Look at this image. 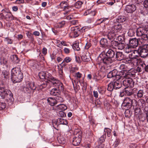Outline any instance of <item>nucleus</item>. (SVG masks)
Masks as SVG:
<instances>
[{
    "label": "nucleus",
    "mask_w": 148,
    "mask_h": 148,
    "mask_svg": "<svg viewBox=\"0 0 148 148\" xmlns=\"http://www.w3.org/2000/svg\"><path fill=\"white\" fill-rule=\"evenodd\" d=\"M100 43L102 47H106L108 46L107 40L105 38H102L100 41Z\"/></svg>",
    "instance_id": "obj_25"
},
{
    "label": "nucleus",
    "mask_w": 148,
    "mask_h": 148,
    "mask_svg": "<svg viewBox=\"0 0 148 148\" xmlns=\"http://www.w3.org/2000/svg\"><path fill=\"white\" fill-rule=\"evenodd\" d=\"M58 124L59 125L62 124L66 125L67 123L66 120L62 118H59L57 119Z\"/></svg>",
    "instance_id": "obj_32"
},
{
    "label": "nucleus",
    "mask_w": 148,
    "mask_h": 148,
    "mask_svg": "<svg viewBox=\"0 0 148 148\" xmlns=\"http://www.w3.org/2000/svg\"><path fill=\"white\" fill-rule=\"evenodd\" d=\"M80 29L76 26L71 28V33L73 35L74 37H77L79 34Z\"/></svg>",
    "instance_id": "obj_22"
},
{
    "label": "nucleus",
    "mask_w": 148,
    "mask_h": 148,
    "mask_svg": "<svg viewBox=\"0 0 148 148\" xmlns=\"http://www.w3.org/2000/svg\"><path fill=\"white\" fill-rule=\"evenodd\" d=\"M136 26L134 25H132L129 29L128 35L130 37L133 36L136 34Z\"/></svg>",
    "instance_id": "obj_17"
},
{
    "label": "nucleus",
    "mask_w": 148,
    "mask_h": 148,
    "mask_svg": "<svg viewBox=\"0 0 148 148\" xmlns=\"http://www.w3.org/2000/svg\"><path fill=\"white\" fill-rule=\"evenodd\" d=\"M119 69L121 70H123L122 71H123L124 72H125V71H127L129 69L128 68L127 66L125 64H121L120 66Z\"/></svg>",
    "instance_id": "obj_35"
},
{
    "label": "nucleus",
    "mask_w": 148,
    "mask_h": 148,
    "mask_svg": "<svg viewBox=\"0 0 148 148\" xmlns=\"http://www.w3.org/2000/svg\"><path fill=\"white\" fill-rule=\"evenodd\" d=\"M136 90V89H131L125 88L124 92L125 94L127 96H130L134 94V92Z\"/></svg>",
    "instance_id": "obj_20"
},
{
    "label": "nucleus",
    "mask_w": 148,
    "mask_h": 148,
    "mask_svg": "<svg viewBox=\"0 0 148 148\" xmlns=\"http://www.w3.org/2000/svg\"><path fill=\"white\" fill-rule=\"evenodd\" d=\"M71 60L72 59L71 58L69 57H66L64 59L61 64L64 66H65V65L64 64H63L64 62L66 63L69 62L71 61Z\"/></svg>",
    "instance_id": "obj_38"
},
{
    "label": "nucleus",
    "mask_w": 148,
    "mask_h": 148,
    "mask_svg": "<svg viewBox=\"0 0 148 148\" xmlns=\"http://www.w3.org/2000/svg\"><path fill=\"white\" fill-rule=\"evenodd\" d=\"M66 18L68 20H70L75 18V17L73 15L71 14L67 16Z\"/></svg>",
    "instance_id": "obj_63"
},
{
    "label": "nucleus",
    "mask_w": 148,
    "mask_h": 148,
    "mask_svg": "<svg viewBox=\"0 0 148 148\" xmlns=\"http://www.w3.org/2000/svg\"><path fill=\"white\" fill-rule=\"evenodd\" d=\"M143 5L145 8H148V0H145L143 2Z\"/></svg>",
    "instance_id": "obj_61"
},
{
    "label": "nucleus",
    "mask_w": 148,
    "mask_h": 148,
    "mask_svg": "<svg viewBox=\"0 0 148 148\" xmlns=\"http://www.w3.org/2000/svg\"><path fill=\"white\" fill-rule=\"evenodd\" d=\"M138 54L142 58H146L148 56V49L144 47H140L138 48Z\"/></svg>",
    "instance_id": "obj_13"
},
{
    "label": "nucleus",
    "mask_w": 148,
    "mask_h": 148,
    "mask_svg": "<svg viewBox=\"0 0 148 148\" xmlns=\"http://www.w3.org/2000/svg\"><path fill=\"white\" fill-rule=\"evenodd\" d=\"M27 36L30 40L32 41H33L34 40L33 36L31 33H29L27 35Z\"/></svg>",
    "instance_id": "obj_56"
},
{
    "label": "nucleus",
    "mask_w": 148,
    "mask_h": 148,
    "mask_svg": "<svg viewBox=\"0 0 148 148\" xmlns=\"http://www.w3.org/2000/svg\"><path fill=\"white\" fill-rule=\"evenodd\" d=\"M136 34L138 36L140 37V39L141 41H146L148 40V33L146 31L144 27L137 28Z\"/></svg>",
    "instance_id": "obj_8"
},
{
    "label": "nucleus",
    "mask_w": 148,
    "mask_h": 148,
    "mask_svg": "<svg viewBox=\"0 0 148 148\" xmlns=\"http://www.w3.org/2000/svg\"><path fill=\"white\" fill-rule=\"evenodd\" d=\"M107 20H108V18H101L99 19H98L97 21L98 22L99 21H100V22L99 23H97L96 25H98L101 23H102L104 22L105 21Z\"/></svg>",
    "instance_id": "obj_47"
},
{
    "label": "nucleus",
    "mask_w": 148,
    "mask_h": 148,
    "mask_svg": "<svg viewBox=\"0 0 148 148\" xmlns=\"http://www.w3.org/2000/svg\"><path fill=\"white\" fill-rule=\"evenodd\" d=\"M47 49L45 47H43L42 50V53L44 55H45L47 54Z\"/></svg>",
    "instance_id": "obj_64"
},
{
    "label": "nucleus",
    "mask_w": 148,
    "mask_h": 148,
    "mask_svg": "<svg viewBox=\"0 0 148 148\" xmlns=\"http://www.w3.org/2000/svg\"><path fill=\"white\" fill-rule=\"evenodd\" d=\"M143 91L141 90H139L137 93V96L138 98L142 97L143 95Z\"/></svg>",
    "instance_id": "obj_39"
},
{
    "label": "nucleus",
    "mask_w": 148,
    "mask_h": 148,
    "mask_svg": "<svg viewBox=\"0 0 148 148\" xmlns=\"http://www.w3.org/2000/svg\"><path fill=\"white\" fill-rule=\"evenodd\" d=\"M138 105L141 107L143 108L145 106L146 102L145 100L140 99L138 101Z\"/></svg>",
    "instance_id": "obj_29"
},
{
    "label": "nucleus",
    "mask_w": 148,
    "mask_h": 148,
    "mask_svg": "<svg viewBox=\"0 0 148 148\" xmlns=\"http://www.w3.org/2000/svg\"><path fill=\"white\" fill-rule=\"evenodd\" d=\"M50 84L51 83L49 82H45L39 85V88L40 89H42L46 88L47 86L48 88H49L51 87L50 86Z\"/></svg>",
    "instance_id": "obj_24"
},
{
    "label": "nucleus",
    "mask_w": 148,
    "mask_h": 148,
    "mask_svg": "<svg viewBox=\"0 0 148 148\" xmlns=\"http://www.w3.org/2000/svg\"><path fill=\"white\" fill-rule=\"evenodd\" d=\"M108 25H104L103 27V31L104 32L106 31L108 32V34L107 35L108 39L110 40H114L115 39L116 33L120 32L122 29V26L121 24L118 23V24L115 25L114 26L110 27L108 29Z\"/></svg>",
    "instance_id": "obj_2"
},
{
    "label": "nucleus",
    "mask_w": 148,
    "mask_h": 148,
    "mask_svg": "<svg viewBox=\"0 0 148 148\" xmlns=\"http://www.w3.org/2000/svg\"><path fill=\"white\" fill-rule=\"evenodd\" d=\"M67 2L66 1H63L60 4V6L61 8H63V10L65 11L66 10V8L67 6Z\"/></svg>",
    "instance_id": "obj_36"
},
{
    "label": "nucleus",
    "mask_w": 148,
    "mask_h": 148,
    "mask_svg": "<svg viewBox=\"0 0 148 148\" xmlns=\"http://www.w3.org/2000/svg\"><path fill=\"white\" fill-rule=\"evenodd\" d=\"M115 54L114 50L109 49L107 52L105 51L102 52L98 57V60L105 64L109 65L114 61Z\"/></svg>",
    "instance_id": "obj_1"
},
{
    "label": "nucleus",
    "mask_w": 148,
    "mask_h": 148,
    "mask_svg": "<svg viewBox=\"0 0 148 148\" xmlns=\"http://www.w3.org/2000/svg\"><path fill=\"white\" fill-rule=\"evenodd\" d=\"M4 41L7 42L8 44H12V40L8 37L5 38Z\"/></svg>",
    "instance_id": "obj_54"
},
{
    "label": "nucleus",
    "mask_w": 148,
    "mask_h": 148,
    "mask_svg": "<svg viewBox=\"0 0 148 148\" xmlns=\"http://www.w3.org/2000/svg\"><path fill=\"white\" fill-rule=\"evenodd\" d=\"M106 138V134L105 133L102 135L99 138V142L100 143H103L105 140V139Z\"/></svg>",
    "instance_id": "obj_42"
},
{
    "label": "nucleus",
    "mask_w": 148,
    "mask_h": 148,
    "mask_svg": "<svg viewBox=\"0 0 148 148\" xmlns=\"http://www.w3.org/2000/svg\"><path fill=\"white\" fill-rule=\"evenodd\" d=\"M136 9V6L134 4L128 5L126 6L125 8V11L128 13H132Z\"/></svg>",
    "instance_id": "obj_19"
},
{
    "label": "nucleus",
    "mask_w": 148,
    "mask_h": 148,
    "mask_svg": "<svg viewBox=\"0 0 148 148\" xmlns=\"http://www.w3.org/2000/svg\"><path fill=\"white\" fill-rule=\"evenodd\" d=\"M94 17H92L89 18L86 21V22L88 23H90L93 22L94 21Z\"/></svg>",
    "instance_id": "obj_52"
},
{
    "label": "nucleus",
    "mask_w": 148,
    "mask_h": 148,
    "mask_svg": "<svg viewBox=\"0 0 148 148\" xmlns=\"http://www.w3.org/2000/svg\"><path fill=\"white\" fill-rule=\"evenodd\" d=\"M135 113L136 115L140 114L141 113V110L139 108H136L135 110Z\"/></svg>",
    "instance_id": "obj_49"
},
{
    "label": "nucleus",
    "mask_w": 148,
    "mask_h": 148,
    "mask_svg": "<svg viewBox=\"0 0 148 148\" xmlns=\"http://www.w3.org/2000/svg\"><path fill=\"white\" fill-rule=\"evenodd\" d=\"M136 72H138V73H140L142 71H144V69L142 67H141L140 66V67L138 66L136 68Z\"/></svg>",
    "instance_id": "obj_51"
},
{
    "label": "nucleus",
    "mask_w": 148,
    "mask_h": 148,
    "mask_svg": "<svg viewBox=\"0 0 148 148\" xmlns=\"http://www.w3.org/2000/svg\"><path fill=\"white\" fill-rule=\"evenodd\" d=\"M1 11H3V13L5 15V19L8 21H11L15 20L16 18L14 17L12 14L10 12H8L3 9Z\"/></svg>",
    "instance_id": "obj_18"
},
{
    "label": "nucleus",
    "mask_w": 148,
    "mask_h": 148,
    "mask_svg": "<svg viewBox=\"0 0 148 148\" xmlns=\"http://www.w3.org/2000/svg\"><path fill=\"white\" fill-rule=\"evenodd\" d=\"M125 45L126 44L124 42L112 40L110 42L109 46L113 49L122 50L124 48Z\"/></svg>",
    "instance_id": "obj_11"
},
{
    "label": "nucleus",
    "mask_w": 148,
    "mask_h": 148,
    "mask_svg": "<svg viewBox=\"0 0 148 148\" xmlns=\"http://www.w3.org/2000/svg\"><path fill=\"white\" fill-rule=\"evenodd\" d=\"M56 99L57 104L62 103L64 101L63 98L60 97H57Z\"/></svg>",
    "instance_id": "obj_45"
},
{
    "label": "nucleus",
    "mask_w": 148,
    "mask_h": 148,
    "mask_svg": "<svg viewBox=\"0 0 148 148\" xmlns=\"http://www.w3.org/2000/svg\"><path fill=\"white\" fill-rule=\"evenodd\" d=\"M72 47L74 50L79 51L80 50L79 47V44L78 43H74Z\"/></svg>",
    "instance_id": "obj_41"
},
{
    "label": "nucleus",
    "mask_w": 148,
    "mask_h": 148,
    "mask_svg": "<svg viewBox=\"0 0 148 148\" xmlns=\"http://www.w3.org/2000/svg\"><path fill=\"white\" fill-rule=\"evenodd\" d=\"M6 107V104L4 102H0V110L5 109Z\"/></svg>",
    "instance_id": "obj_50"
},
{
    "label": "nucleus",
    "mask_w": 148,
    "mask_h": 148,
    "mask_svg": "<svg viewBox=\"0 0 148 148\" xmlns=\"http://www.w3.org/2000/svg\"><path fill=\"white\" fill-rule=\"evenodd\" d=\"M46 72L42 71L39 73L38 75L40 78L44 79L45 78Z\"/></svg>",
    "instance_id": "obj_44"
},
{
    "label": "nucleus",
    "mask_w": 148,
    "mask_h": 148,
    "mask_svg": "<svg viewBox=\"0 0 148 148\" xmlns=\"http://www.w3.org/2000/svg\"><path fill=\"white\" fill-rule=\"evenodd\" d=\"M137 102L135 100L132 99L129 97L125 98L122 104V107L127 108V109L130 108L132 106L134 108L136 106Z\"/></svg>",
    "instance_id": "obj_7"
},
{
    "label": "nucleus",
    "mask_w": 148,
    "mask_h": 148,
    "mask_svg": "<svg viewBox=\"0 0 148 148\" xmlns=\"http://www.w3.org/2000/svg\"><path fill=\"white\" fill-rule=\"evenodd\" d=\"M11 58L12 61L16 64L18 63L20 61L19 59L18 58L17 56L16 55L11 56Z\"/></svg>",
    "instance_id": "obj_28"
},
{
    "label": "nucleus",
    "mask_w": 148,
    "mask_h": 148,
    "mask_svg": "<svg viewBox=\"0 0 148 148\" xmlns=\"http://www.w3.org/2000/svg\"><path fill=\"white\" fill-rule=\"evenodd\" d=\"M120 143V141L116 139L113 145L114 147H116L119 145Z\"/></svg>",
    "instance_id": "obj_53"
},
{
    "label": "nucleus",
    "mask_w": 148,
    "mask_h": 148,
    "mask_svg": "<svg viewBox=\"0 0 148 148\" xmlns=\"http://www.w3.org/2000/svg\"><path fill=\"white\" fill-rule=\"evenodd\" d=\"M83 2L81 1H78L77 2L75 5V7L77 8H80Z\"/></svg>",
    "instance_id": "obj_43"
},
{
    "label": "nucleus",
    "mask_w": 148,
    "mask_h": 148,
    "mask_svg": "<svg viewBox=\"0 0 148 148\" xmlns=\"http://www.w3.org/2000/svg\"><path fill=\"white\" fill-rule=\"evenodd\" d=\"M132 48V47H131L129 45L127 44V45H125L124 51L126 53H129L131 52Z\"/></svg>",
    "instance_id": "obj_34"
},
{
    "label": "nucleus",
    "mask_w": 148,
    "mask_h": 148,
    "mask_svg": "<svg viewBox=\"0 0 148 148\" xmlns=\"http://www.w3.org/2000/svg\"><path fill=\"white\" fill-rule=\"evenodd\" d=\"M57 140L58 143L61 144H63L65 142L64 138L61 135H59L58 136Z\"/></svg>",
    "instance_id": "obj_31"
},
{
    "label": "nucleus",
    "mask_w": 148,
    "mask_h": 148,
    "mask_svg": "<svg viewBox=\"0 0 148 148\" xmlns=\"http://www.w3.org/2000/svg\"><path fill=\"white\" fill-rule=\"evenodd\" d=\"M56 109L60 111H63L66 109L67 107L65 105L59 104L57 106Z\"/></svg>",
    "instance_id": "obj_26"
},
{
    "label": "nucleus",
    "mask_w": 148,
    "mask_h": 148,
    "mask_svg": "<svg viewBox=\"0 0 148 148\" xmlns=\"http://www.w3.org/2000/svg\"><path fill=\"white\" fill-rule=\"evenodd\" d=\"M52 123L53 125L54 128L56 129V126L57 127L59 125V124H58L57 123V120L56 121H52Z\"/></svg>",
    "instance_id": "obj_60"
},
{
    "label": "nucleus",
    "mask_w": 148,
    "mask_h": 148,
    "mask_svg": "<svg viewBox=\"0 0 148 148\" xmlns=\"http://www.w3.org/2000/svg\"><path fill=\"white\" fill-rule=\"evenodd\" d=\"M54 87L50 91V93L51 95L53 96H56L59 95L60 91H63L64 89V86L60 81L51 84Z\"/></svg>",
    "instance_id": "obj_6"
},
{
    "label": "nucleus",
    "mask_w": 148,
    "mask_h": 148,
    "mask_svg": "<svg viewBox=\"0 0 148 148\" xmlns=\"http://www.w3.org/2000/svg\"><path fill=\"white\" fill-rule=\"evenodd\" d=\"M93 79L96 82L98 81L100 79L98 74L95 73L93 75Z\"/></svg>",
    "instance_id": "obj_48"
},
{
    "label": "nucleus",
    "mask_w": 148,
    "mask_h": 148,
    "mask_svg": "<svg viewBox=\"0 0 148 148\" xmlns=\"http://www.w3.org/2000/svg\"><path fill=\"white\" fill-rule=\"evenodd\" d=\"M23 78V75L20 68L16 67L12 69L11 71V78L13 83L20 82Z\"/></svg>",
    "instance_id": "obj_4"
},
{
    "label": "nucleus",
    "mask_w": 148,
    "mask_h": 148,
    "mask_svg": "<svg viewBox=\"0 0 148 148\" xmlns=\"http://www.w3.org/2000/svg\"><path fill=\"white\" fill-rule=\"evenodd\" d=\"M47 100L49 104L51 106H54L57 104L56 99L49 97L47 99Z\"/></svg>",
    "instance_id": "obj_27"
},
{
    "label": "nucleus",
    "mask_w": 148,
    "mask_h": 148,
    "mask_svg": "<svg viewBox=\"0 0 148 148\" xmlns=\"http://www.w3.org/2000/svg\"><path fill=\"white\" fill-rule=\"evenodd\" d=\"M45 79H47L48 81V82L51 84H53L56 82L60 81L56 78L53 77L50 73L47 72H46Z\"/></svg>",
    "instance_id": "obj_16"
},
{
    "label": "nucleus",
    "mask_w": 148,
    "mask_h": 148,
    "mask_svg": "<svg viewBox=\"0 0 148 148\" xmlns=\"http://www.w3.org/2000/svg\"><path fill=\"white\" fill-rule=\"evenodd\" d=\"M82 74L79 72H78L75 73V76L77 78H80L81 77Z\"/></svg>",
    "instance_id": "obj_62"
},
{
    "label": "nucleus",
    "mask_w": 148,
    "mask_h": 148,
    "mask_svg": "<svg viewBox=\"0 0 148 148\" xmlns=\"http://www.w3.org/2000/svg\"><path fill=\"white\" fill-rule=\"evenodd\" d=\"M10 75L9 72L6 70H3L1 75V78L3 80H5L7 79L9 77Z\"/></svg>",
    "instance_id": "obj_23"
},
{
    "label": "nucleus",
    "mask_w": 148,
    "mask_h": 148,
    "mask_svg": "<svg viewBox=\"0 0 148 148\" xmlns=\"http://www.w3.org/2000/svg\"><path fill=\"white\" fill-rule=\"evenodd\" d=\"M117 60L121 61L125 58L126 56L122 52H117L115 54Z\"/></svg>",
    "instance_id": "obj_21"
},
{
    "label": "nucleus",
    "mask_w": 148,
    "mask_h": 148,
    "mask_svg": "<svg viewBox=\"0 0 148 148\" xmlns=\"http://www.w3.org/2000/svg\"><path fill=\"white\" fill-rule=\"evenodd\" d=\"M81 58L82 60L85 62H88L90 60V59L89 56H87L85 54L84 52H82L81 54Z\"/></svg>",
    "instance_id": "obj_30"
},
{
    "label": "nucleus",
    "mask_w": 148,
    "mask_h": 148,
    "mask_svg": "<svg viewBox=\"0 0 148 148\" xmlns=\"http://www.w3.org/2000/svg\"><path fill=\"white\" fill-rule=\"evenodd\" d=\"M126 20V18L124 16H119L116 19V21L118 23H122Z\"/></svg>",
    "instance_id": "obj_33"
},
{
    "label": "nucleus",
    "mask_w": 148,
    "mask_h": 148,
    "mask_svg": "<svg viewBox=\"0 0 148 148\" xmlns=\"http://www.w3.org/2000/svg\"><path fill=\"white\" fill-rule=\"evenodd\" d=\"M104 132L107 133V136L108 137H110L111 135V130L108 128H105Z\"/></svg>",
    "instance_id": "obj_46"
},
{
    "label": "nucleus",
    "mask_w": 148,
    "mask_h": 148,
    "mask_svg": "<svg viewBox=\"0 0 148 148\" xmlns=\"http://www.w3.org/2000/svg\"><path fill=\"white\" fill-rule=\"evenodd\" d=\"M114 89V88L113 84L111 82L108 84L107 90L108 91L111 92Z\"/></svg>",
    "instance_id": "obj_40"
},
{
    "label": "nucleus",
    "mask_w": 148,
    "mask_h": 148,
    "mask_svg": "<svg viewBox=\"0 0 148 148\" xmlns=\"http://www.w3.org/2000/svg\"><path fill=\"white\" fill-rule=\"evenodd\" d=\"M58 115L61 117H63L66 116V114L62 111H60V112L59 113Z\"/></svg>",
    "instance_id": "obj_57"
},
{
    "label": "nucleus",
    "mask_w": 148,
    "mask_h": 148,
    "mask_svg": "<svg viewBox=\"0 0 148 148\" xmlns=\"http://www.w3.org/2000/svg\"><path fill=\"white\" fill-rule=\"evenodd\" d=\"M92 45V44L90 42H87L85 46V48L86 49H88Z\"/></svg>",
    "instance_id": "obj_58"
},
{
    "label": "nucleus",
    "mask_w": 148,
    "mask_h": 148,
    "mask_svg": "<svg viewBox=\"0 0 148 148\" xmlns=\"http://www.w3.org/2000/svg\"><path fill=\"white\" fill-rule=\"evenodd\" d=\"M143 42L140 39H137L136 38H131L129 40V45L132 48H135L138 46L139 42Z\"/></svg>",
    "instance_id": "obj_15"
},
{
    "label": "nucleus",
    "mask_w": 148,
    "mask_h": 148,
    "mask_svg": "<svg viewBox=\"0 0 148 148\" xmlns=\"http://www.w3.org/2000/svg\"><path fill=\"white\" fill-rule=\"evenodd\" d=\"M128 71H129V72H131L132 73V74H133V75H134V76L135 75V73L136 72V71L133 68H132L131 69H129Z\"/></svg>",
    "instance_id": "obj_59"
},
{
    "label": "nucleus",
    "mask_w": 148,
    "mask_h": 148,
    "mask_svg": "<svg viewBox=\"0 0 148 148\" xmlns=\"http://www.w3.org/2000/svg\"><path fill=\"white\" fill-rule=\"evenodd\" d=\"M36 88L34 83L29 81L27 82L26 84L23 86V91L27 93H30L31 90H34Z\"/></svg>",
    "instance_id": "obj_10"
},
{
    "label": "nucleus",
    "mask_w": 148,
    "mask_h": 148,
    "mask_svg": "<svg viewBox=\"0 0 148 148\" xmlns=\"http://www.w3.org/2000/svg\"><path fill=\"white\" fill-rule=\"evenodd\" d=\"M123 84L126 88L133 87L134 86V82L133 79L130 78H124L123 79Z\"/></svg>",
    "instance_id": "obj_12"
},
{
    "label": "nucleus",
    "mask_w": 148,
    "mask_h": 148,
    "mask_svg": "<svg viewBox=\"0 0 148 148\" xmlns=\"http://www.w3.org/2000/svg\"><path fill=\"white\" fill-rule=\"evenodd\" d=\"M127 73H126L123 71H118L116 69H114L108 75L109 77H114V79H123L124 78H130L131 77H134L135 76L133 75L131 72H129V71Z\"/></svg>",
    "instance_id": "obj_3"
},
{
    "label": "nucleus",
    "mask_w": 148,
    "mask_h": 148,
    "mask_svg": "<svg viewBox=\"0 0 148 148\" xmlns=\"http://www.w3.org/2000/svg\"><path fill=\"white\" fill-rule=\"evenodd\" d=\"M82 132L76 130L74 132V136L73 138L72 144L75 146H77L80 143L82 140Z\"/></svg>",
    "instance_id": "obj_9"
},
{
    "label": "nucleus",
    "mask_w": 148,
    "mask_h": 148,
    "mask_svg": "<svg viewBox=\"0 0 148 148\" xmlns=\"http://www.w3.org/2000/svg\"><path fill=\"white\" fill-rule=\"evenodd\" d=\"M66 10L65 11H67L69 12L70 11H72L74 9L73 8V7L71 6H67L66 8Z\"/></svg>",
    "instance_id": "obj_55"
},
{
    "label": "nucleus",
    "mask_w": 148,
    "mask_h": 148,
    "mask_svg": "<svg viewBox=\"0 0 148 148\" xmlns=\"http://www.w3.org/2000/svg\"><path fill=\"white\" fill-rule=\"evenodd\" d=\"M140 65L144 69V71L148 72V64L146 65L144 62H141Z\"/></svg>",
    "instance_id": "obj_37"
},
{
    "label": "nucleus",
    "mask_w": 148,
    "mask_h": 148,
    "mask_svg": "<svg viewBox=\"0 0 148 148\" xmlns=\"http://www.w3.org/2000/svg\"><path fill=\"white\" fill-rule=\"evenodd\" d=\"M110 72L108 73L107 75V77L108 78H112L113 79L116 80L115 81L112 82V83L113 84L114 89L117 90L121 88L122 86L121 82L123 80V79H121L120 80L116 79H114V77H109L108 75Z\"/></svg>",
    "instance_id": "obj_14"
},
{
    "label": "nucleus",
    "mask_w": 148,
    "mask_h": 148,
    "mask_svg": "<svg viewBox=\"0 0 148 148\" xmlns=\"http://www.w3.org/2000/svg\"><path fill=\"white\" fill-rule=\"evenodd\" d=\"M0 96L2 99L5 98L8 101L11 102L14 100L12 92L5 87H0Z\"/></svg>",
    "instance_id": "obj_5"
}]
</instances>
